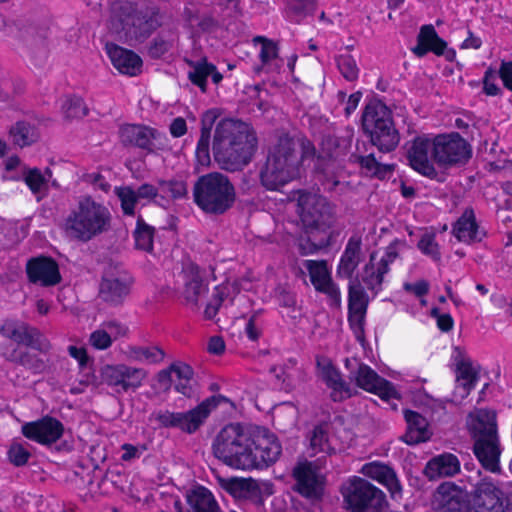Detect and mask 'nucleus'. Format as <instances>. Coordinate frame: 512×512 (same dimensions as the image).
I'll list each match as a JSON object with an SVG mask.
<instances>
[{"mask_svg":"<svg viewBox=\"0 0 512 512\" xmlns=\"http://www.w3.org/2000/svg\"><path fill=\"white\" fill-rule=\"evenodd\" d=\"M212 451L226 466L251 471L264 469L276 462L282 447L277 437L267 430H252L240 423H230L215 436Z\"/></svg>","mask_w":512,"mask_h":512,"instance_id":"nucleus-1","label":"nucleus"},{"mask_svg":"<svg viewBox=\"0 0 512 512\" xmlns=\"http://www.w3.org/2000/svg\"><path fill=\"white\" fill-rule=\"evenodd\" d=\"M435 504L438 512H512L502 490L489 479L479 482L470 496L452 482L442 483Z\"/></svg>","mask_w":512,"mask_h":512,"instance_id":"nucleus-2","label":"nucleus"},{"mask_svg":"<svg viewBox=\"0 0 512 512\" xmlns=\"http://www.w3.org/2000/svg\"><path fill=\"white\" fill-rule=\"evenodd\" d=\"M212 149L214 159L221 169L239 171L251 162L256 149V137L245 123L222 119L216 125Z\"/></svg>","mask_w":512,"mask_h":512,"instance_id":"nucleus-3","label":"nucleus"},{"mask_svg":"<svg viewBox=\"0 0 512 512\" xmlns=\"http://www.w3.org/2000/svg\"><path fill=\"white\" fill-rule=\"evenodd\" d=\"M111 220V212L104 203L84 195L78 198L64 218L62 229L69 239L88 242L108 231Z\"/></svg>","mask_w":512,"mask_h":512,"instance_id":"nucleus-4","label":"nucleus"},{"mask_svg":"<svg viewBox=\"0 0 512 512\" xmlns=\"http://www.w3.org/2000/svg\"><path fill=\"white\" fill-rule=\"evenodd\" d=\"M300 164L297 142L288 135L280 136L268 151L260 170V182L267 190H279L300 177Z\"/></svg>","mask_w":512,"mask_h":512,"instance_id":"nucleus-5","label":"nucleus"},{"mask_svg":"<svg viewBox=\"0 0 512 512\" xmlns=\"http://www.w3.org/2000/svg\"><path fill=\"white\" fill-rule=\"evenodd\" d=\"M298 213L307 228L313 243L310 253L327 247L332 238V228L336 223L334 207L317 193L301 192L297 199Z\"/></svg>","mask_w":512,"mask_h":512,"instance_id":"nucleus-6","label":"nucleus"},{"mask_svg":"<svg viewBox=\"0 0 512 512\" xmlns=\"http://www.w3.org/2000/svg\"><path fill=\"white\" fill-rule=\"evenodd\" d=\"M162 23L157 10L150 9L139 13L129 2H114L110 8L108 27L120 38L143 39L148 37Z\"/></svg>","mask_w":512,"mask_h":512,"instance_id":"nucleus-7","label":"nucleus"},{"mask_svg":"<svg viewBox=\"0 0 512 512\" xmlns=\"http://www.w3.org/2000/svg\"><path fill=\"white\" fill-rule=\"evenodd\" d=\"M467 425L475 438L474 453L482 466L493 473L499 472L500 448L493 411L479 409L470 413Z\"/></svg>","mask_w":512,"mask_h":512,"instance_id":"nucleus-8","label":"nucleus"},{"mask_svg":"<svg viewBox=\"0 0 512 512\" xmlns=\"http://www.w3.org/2000/svg\"><path fill=\"white\" fill-rule=\"evenodd\" d=\"M235 196L228 177L218 172L200 177L194 186V200L206 213H224L233 205Z\"/></svg>","mask_w":512,"mask_h":512,"instance_id":"nucleus-9","label":"nucleus"},{"mask_svg":"<svg viewBox=\"0 0 512 512\" xmlns=\"http://www.w3.org/2000/svg\"><path fill=\"white\" fill-rule=\"evenodd\" d=\"M344 506L351 512H387L388 503L382 490L368 480L351 476L340 487Z\"/></svg>","mask_w":512,"mask_h":512,"instance_id":"nucleus-10","label":"nucleus"},{"mask_svg":"<svg viewBox=\"0 0 512 512\" xmlns=\"http://www.w3.org/2000/svg\"><path fill=\"white\" fill-rule=\"evenodd\" d=\"M362 125L372 143L381 151H391L398 145V133L393 126L387 107L381 102L374 101L366 105L362 115Z\"/></svg>","mask_w":512,"mask_h":512,"instance_id":"nucleus-11","label":"nucleus"},{"mask_svg":"<svg viewBox=\"0 0 512 512\" xmlns=\"http://www.w3.org/2000/svg\"><path fill=\"white\" fill-rule=\"evenodd\" d=\"M224 400L226 399L221 395L211 396L189 411L165 410L154 413L153 417L162 427L176 428L192 434L204 424L210 413Z\"/></svg>","mask_w":512,"mask_h":512,"instance_id":"nucleus-12","label":"nucleus"},{"mask_svg":"<svg viewBox=\"0 0 512 512\" xmlns=\"http://www.w3.org/2000/svg\"><path fill=\"white\" fill-rule=\"evenodd\" d=\"M434 147V161L442 167L466 163L471 157L469 144L458 133L434 136Z\"/></svg>","mask_w":512,"mask_h":512,"instance_id":"nucleus-13","label":"nucleus"},{"mask_svg":"<svg viewBox=\"0 0 512 512\" xmlns=\"http://www.w3.org/2000/svg\"><path fill=\"white\" fill-rule=\"evenodd\" d=\"M101 377L116 393L122 394L141 387L147 378V371L123 363L107 364L101 369Z\"/></svg>","mask_w":512,"mask_h":512,"instance_id":"nucleus-14","label":"nucleus"},{"mask_svg":"<svg viewBox=\"0 0 512 512\" xmlns=\"http://www.w3.org/2000/svg\"><path fill=\"white\" fill-rule=\"evenodd\" d=\"M407 160L409 165L420 174L427 177L436 176L434 167V137L420 135L407 143Z\"/></svg>","mask_w":512,"mask_h":512,"instance_id":"nucleus-15","label":"nucleus"},{"mask_svg":"<svg viewBox=\"0 0 512 512\" xmlns=\"http://www.w3.org/2000/svg\"><path fill=\"white\" fill-rule=\"evenodd\" d=\"M351 379L359 388L377 395L384 401L400 397L399 392L391 382L378 375L366 364H360L357 370L351 373Z\"/></svg>","mask_w":512,"mask_h":512,"instance_id":"nucleus-16","label":"nucleus"},{"mask_svg":"<svg viewBox=\"0 0 512 512\" xmlns=\"http://www.w3.org/2000/svg\"><path fill=\"white\" fill-rule=\"evenodd\" d=\"M303 266L308 271L315 290L325 294L334 306L341 303V292L331 276V269L326 260H305Z\"/></svg>","mask_w":512,"mask_h":512,"instance_id":"nucleus-17","label":"nucleus"},{"mask_svg":"<svg viewBox=\"0 0 512 512\" xmlns=\"http://www.w3.org/2000/svg\"><path fill=\"white\" fill-rule=\"evenodd\" d=\"M124 144L134 145L149 151L163 149L167 138L155 129L142 125H125L120 131Z\"/></svg>","mask_w":512,"mask_h":512,"instance_id":"nucleus-18","label":"nucleus"},{"mask_svg":"<svg viewBox=\"0 0 512 512\" xmlns=\"http://www.w3.org/2000/svg\"><path fill=\"white\" fill-rule=\"evenodd\" d=\"M64 427L60 421L53 417H43L37 421L24 423L22 434L29 440L41 445H50L58 441L63 435Z\"/></svg>","mask_w":512,"mask_h":512,"instance_id":"nucleus-19","label":"nucleus"},{"mask_svg":"<svg viewBox=\"0 0 512 512\" xmlns=\"http://www.w3.org/2000/svg\"><path fill=\"white\" fill-rule=\"evenodd\" d=\"M297 491L306 498L319 499L323 493V477L311 462H301L294 469Z\"/></svg>","mask_w":512,"mask_h":512,"instance_id":"nucleus-20","label":"nucleus"},{"mask_svg":"<svg viewBox=\"0 0 512 512\" xmlns=\"http://www.w3.org/2000/svg\"><path fill=\"white\" fill-rule=\"evenodd\" d=\"M368 295L358 279H351L348 286V321L355 332H361L368 307Z\"/></svg>","mask_w":512,"mask_h":512,"instance_id":"nucleus-21","label":"nucleus"},{"mask_svg":"<svg viewBox=\"0 0 512 512\" xmlns=\"http://www.w3.org/2000/svg\"><path fill=\"white\" fill-rule=\"evenodd\" d=\"M26 271L32 283L44 287L54 286L61 281L58 264L49 257H36L27 262Z\"/></svg>","mask_w":512,"mask_h":512,"instance_id":"nucleus-22","label":"nucleus"},{"mask_svg":"<svg viewBox=\"0 0 512 512\" xmlns=\"http://www.w3.org/2000/svg\"><path fill=\"white\" fill-rule=\"evenodd\" d=\"M192 377V368L185 363L178 362L172 364L168 369L160 371L158 381L165 389L173 384L177 392L189 396L192 393Z\"/></svg>","mask_w":512,"mask_h":512,"instance_id":"nucleus-23","label":"nucleus"},{"mask_svg":"<svg viewBox=\"0 0 512 512\" xmlns=\"http://www.w3.org/2000/svg\"><path fill=\"white\" fill-rule=\"evenodd\" d=\"M362 260V239L358 235H353L348 239L340 257L336 271L337 276L339 278L351 279Z\"/></svg>","mask_w":512,"mask_h":512,"instance_id":"nucleus-24","label":"nucleus"},{"mask_svg":"<svg viewBox=\"0 0 512 512\" xmlns=\"http://www.w3.org/2000/svg\"><path fill=\"white\" fill-rule=\"evenodd\" d=\"M106 52L113 66L122 74L135 76L141 71L142 60L133 51L115 44H106Z\"/></svg>","mask_w":512,"mask_h":512,"instance_id":"nucleus-25","label":"nucleus"},{"mask_svg":"<svg viewBox=\"0 0 512 512\" xmlns=\"http://www.w3.org/2000/svg\"><path fill=\"white\" fill-rule=\"evenodd\" d=\"M128 328L116 321L102 323L97 329L91 332L88 343L96 350H107L113 342L126 336Z\"/></svg>","mask_w":512,"mask_h":512,"instance_id":"nucleus-26","label":"nucleus"},{"mask_svg":"<svg viewBox=\"0 0 512 512\" xmlns=\"http://www.w3.org/2000/svg\"><path fill=\"white\" fill-rule=\"evenodd\" d=\"M320 375L327 386L332 390L331 397L334 401H342L353 395L352 389L342 378L338 369H336L330 361H318Z\"/></svg>","mask_w":512,"mask_h":512,"instance_id":"nucleus-27","label":"nucleus"},{"mask_svg":"<svg viewBox=\"0 0 512 512\" xmlns=\"http://www.w3.org/2000/svg\"><path fill=\"white\" fill-rule=\"evenodd\" d=\"M131 281L126 276H105L100 284V298L112 305L121 304L129 295Z\"/></svg>","mask_w":512,"mask_h":512,"instance_id":"nucleus-28","label":"nucleus"},{"mask_svg":"<svg viewBox=\"0 0 512 512\" xmlns=\"http://www.w3.org/2000/svg\"><path fill=\"white\" fill-rule=\"evenodd\" d=\"M360 472L364 476L385 486L392 496L399 494L401 491V485L395 471L390 466L382 462L373 461L366 463L362 466Z\"/></svg>","mask_w":512,"mask_h":512,"instance_id":"nucleus-29","label":"nucleus"},{"mask_svg":"<svg viewBox=\"0 0 512 512\" xmlns=\"http://www.w3.org/2000/svg\"><path fill=\"white\" fill-rule=\"evenodd\" d=\"M221 112L217 108L207 110L201 118V136L196 147V159L199 165L206 167L210 163V137L211 130Z\"/></svg>","mask_w":512,"mask_h":512,"instance_id":"nucleus-30","label":"nucleus"},{"mask_svg":"<svg viewBox=\"0 0 512 512\" xmlns=\"http://www.w3.org/2000/svg\"><path fill=\"white\" fill-rule=\"evenodd\" d=\"M460 471L459 459L451 453H443L430 459L424 469L430 480L441 477H451Z\"/></svg>","mask_w":512,"mask_h":512,"instance_id":"nucleus-31","label":"nucleus"},{"mask_svg":"<svg viewBox=\"0 0 512 512\" xmlns=\"http://www.w3.org/2000/svg\"><path fill=\"white\" fill-rule=\"evenodd\" d=\"M447 43L438 36L435 28L432 25H424L421 27L417 36V45L412 49V52L418 57L425 56L428 52H433L436 55L444 53Z\"/></svg>","mask_w":512,"mask_h":512,"instance_id":"nucleus-32","label":"nucleus"},{"mask_svg":"<svg viewBox=\"0 0 512 512\" xmlns=\"http://www.w3.org/2000/svg\"><path fill=\"white\" fill-rule=\"evenodd\" d=\"M185 288L183 295L187 303L197 306L200 299L208 292V286L203 281L199 267L189 265L184 270Z\"/></svg>","mask_w":512,"mask_h":512,"instance_id":"nucleus-33","label":"nucleus"},{"mask_svg":"<svg viewBox=\"0 0 512 512\" xmlns=\"http://www.w3.org/2000/svg\"><path fill=\"white\" fill-rule=\"evenodd\" d=\"M453 233L456 238L464 243H474L481 241L485 232L476 222L473 210L467 209L454 225Z\"/></svg>","mask_w":512,"mask_h":512,"instance_id":"nucleus-34","label":"nucleus"},{"mask_svg":"<svg viewBox=\"0 0 512 512\" xmlns=\"http://www.w3.org/2000/svg\"><path fill=\"white\" fill-rule=\"evenodd\" d=\"M123 354L128 361L148 365L159 364L165 358V352L156 345L129 344L123 350Z\"/></svg>","mask_w":512,"mask_h":512,"instance_id":"nucleus-35","label":"nucleus"},{"mask_svg":"<svg viewBox=\"0 0 512 512\" xmlns=\"http://www.w3.org/2000/svg\"><path fill=\"white\" fill-rule=\"evenodd\" d=\"M404 417L407 422V431L403 436L404 442L415 445L430 438L431 433L428 430V423L423 416L417 412L407 410Z\"/></svg>","mask_w":512,"mask_h":512,"instance_id":"nucleus-36","label":"nucleus"},{"mask_svg":"<svg viewBox=\"0 0 512 512\" xmlns=\"http://www.w3.org/2000/svg\"><path fill=\"white\" fill-rule=\"evenodd\" d=\"M477 380V372L468 359H461L457 363L456 387L454 396L456 399H464L474 388Z\"/></svg>","mask_w":512,"mask_h":512,"instance_id":"nucleus-37","label":"nucleus"},{"mask_svg":"<svg viewBox=\"0 0 512 512\" xmlns=\"http://www.w3.org/2000/svg\"><path fill=\"white\" fill-rule=\"evenodd\" d=\"M189 66L188 78L194 85L198 86L202 92L206 91L207 78L209 76H211L215 84L220 83L223 78L216 67L206 60L191 61L189 62Z\"/></svg>","mask_w":512,"mask_h":512,"instance_id":"nucleus-38","label":"nucleus"},{"mask_svg":"<svg viewBox=\"0 0 512 512\" xmlns=\"http://www.w3.org/2000/svg\"><path fill=\"white\" fill-rule=\"evenodd\" d=\"M3 356L6 360L17 363L32 370L34 373H41L47 368V361L39 357L37 354L27 350H22L19 347L12 349H5Z\"/></svg>","mask_w":512,"mask_h":512,"instance_id":"nucleus-39","label":"nucleus"},{"mask_svg":"<svg viewBox=\"0 0 512 512\" xmlns=\"http://www.w3.org/2000/svg\"><path fill=\"white\" fill-rule=\"evenodd\" d=\"M12 142L19 146L25 147L35 143L39 138L37 127L27 121H18L9 131Z\"/></svg>","mask_w":512,"mask_h":512,"instance_id":"nucleus-40","label":"nucleus"},{"mask_svg":"<svg viewBox=\"0 0 512 512\" xmlns=\"http://www.w3.org/2000/svg\"><path fill=\"white\" fill-rule=\"evenodd\" d=\"M307 455L315 457L319 454L330 455L335 452L331 446L327 431L321 427H315L308 436Z\"/></svg>","mask_w":512,"mask_h":512,"instance_id":"nucleus-41","label":"nucleus"},{"mask_svg":"<svg viewBox=\"0 0 512 512\" xmlns=\"http://www.w3.org/2000/svg\"><path fill=\"white\" fill-rule=\"evenodd\" d=\"M187 502L192 512H218L217 504L211 492L204 487H197L187 495Z\"/></svg>","mask_w":512,"mask_h":512,"instance_id":"nucleus-42","label":"nucleus"},{"mask_svg":"<svg viewBox=\"0 0 512 512\" xmlns=\"http://www.w3.org/2000/svg\"><path fill=\"white\" fill-rule=\"evenodd\" d=\"M224 487L236 498H253L259 492L257 482L251 478H230L225 481Z\"/></svg>","mask_w":512,"mask_h":512,"instance_id":"nucleus-43","label":"nucleus"},{"mask_svg":"<svg viewBox=\"0 0 512 512\" xmlns=\"http://www.w3.org/2000/svg\"><path fill=\"white\" fill-rule=\"evenodd\" d=\"M52 173L50 169H45L42 172L38 168H27L23 170L21 179L24 180L31 192L35 195L42 193L46 187Z\"/></svg>","mask_w":512,"mask_h":512,"instance_id":"nucleus-44","label":"nucleus"},{"mask_svg":"<svg viewBox=\"0 0 512 512\" xmlns=\"http://www.w3.org/2000/svg\"><path fill=\"white\" fill-rule=\"evenodd\" d=\"M31 328V326L21 321L6 320L0 328V333L5 338L18 344H25Z\"/></svg>","mask_w":512,"mask_h":512,"instance_id":"nucleus-45","label":"nucleus"},{"mask_svg":"<svg viewBox=\"0 0 512 512\" xmlns=\"http://www.w3.org/2000/svg\"><path fill=\"white\" fill-rule=\"evenodd\" d=\"M114 193L120 201L121 209L124 215L134 216L136 206L140 204L135 189L129 185L116 186Z\"/></svg>","mask_w":512,"mask_h":512,"instance_id":"nucleus-46","label":"nucleus"},{"mask_svg":"<svg viewBox=\"0 0 512 512\" xmlns=\"http://www.w3.org/2000/svg\"><path fill=\"white\" fill-rule=\"evenodd\" d=\"M388 272L387 269H382L380 263H373V256H371L370 262L364 267L362 281L366 284L368 289L379 290L383 283L384 276Z\"/></svg>","mask_w":512,"mask_h":512,"instance_id":"nucleus-47","label":"nucleus"},{"mask_svg":"<svg viewBox=\"0 0 512 512\" xmlns=\"http://www.w3.org/2000/svg\"><path fill=\"white\" fill-rule=\"evenodd\" d=\"M135 246L137 249L151 252L153 249L154 228L146 224L141 218L137 220V225L133 233Z\"/></svg>","mask_w":512,"mask_h":512,"instance_id":"nucleus-48","label":"nucleus"},{"mask_svg":"<svg viewBox=\"0 0 512 512\" xmlns=\"http://www.w3.org/2000/svg\"><path fill=\"white\" fill-rule=\"evenodd\" d=\"M256 40L262 43L260 50V59L264 66L268 68H278V48L276 44L270 40L258 37Z\"/></svg>","mask_w":512,"mask_h":512,"instance_id":"nucleus-49","label":"nucleus"},{"mask_svg":"<svg viewBox=\"0 0 512 512\" xmlns=\"http://www.w3.org/2000/svg\"><path fill=\"white\" fill-rule=\"evenodd\" d=\"M61 109L66 119L81 118L87 114V108L79 97H66Z\"/></svg>","mask_w":512,"mask_h":512,"instance_id":"nucleus-50","label":"nucleus"},{"mask_svg":"<svg viewBox=\"0 0 512 512\" xmlns=\"http://www.w3.org/2000/svg\"><path fill=\"white\" fill-rule=\"evenodd\" d=\"M359 163L366 174L384 178L392 171V166L379 163L372 155L359 158Z\"/></svg>","mask_w":512,"mask_h":512,"instance_id":"nucleus-51","label":"nucleus"},{"mask_svg":"<svg viewBox=\"0 0 512 512\" xmlns=\"http://www.w3.org/2000/svg\"><path fill=\"white\" fill-rule=\"evenodd\" d=\"M418 249L426 256L430 257L434 261H439L441 258V253L439 249V245L435 240V234L432 232H425L418 244Z\"/></svg>","mask_w":512,"mask_h":512,"instance_id":"nucleus-52","label":"nucleus"},{"mask_svg":"<svg viewBox=\"0 0 512 512\" xmlns=\"http://www.w3.org/2000/svg\"><path fill=\"white\" fill-rule=\"evenodd\" d=\"M24 345L40 352L41 354H48L52 348L49 339L34 327L31 328Z\"/></svg>","mask_w":512,"mask_h":512,"instance_id":"nucleus-53","label":"nucleus"},{"mask_svg":"<svg viewBox=\"0 0 512 512\" xmlns=\"http://www.w3.org/2000/svg\"><path fill=\"white\" fill-rule=\"evenodd\" d=\"M230 286L222 285L215 289V294L210 302L207 304L204 315L207 319H212L216 316L219 307L225 301V296L229 293Z\"/></svg>","mask_w":512,"mask_h":512,"instance_id":"nucleus-54","label":"nucleus"},{"mask_svg":"<svg viewBox=\"0 0 512 512\" xmlns=\"http://www.w3.org/2000/svg\"><path fill=\"white\" fill-rule=\"evenodd\" d=\"M336 62L340 73L345 79L353 81L358 77L359 69L351 55H340L337 57Z\"/></svg>","mask_w":512,"mask_h":512,"instance_id":"nucleus-55","label":"nucleus"},{"mask_svg":"<svg viewBox=\"0 0 512 512\" xmlns=\"http://www.w3.org/2000/svg\"><path fill=\"white\" fill-rule=\"evenodd\" d=\"M5 173L3 177L8 180H19L23 175V170L27 167L21 162L19 157L11 156L3 162Z\"/></svg>","mask_w":512,"mask_h":512,"instance_id":"nucleus-56","label":"nucleus"},{"mask_svg":"<svg viewBox=\"0 0 512 512\" xmlns=\"http://www.w3.org/2000/svg\"><path fill=\"white\" fill-rule=\"evenodd\" d=\"M8 459L15 466L25 465L31 454L30 451L22 443L13 442L8 450Z\"/></svg>","mask_w":512,"mask_h":512,"instance_id":"nucleus-57","label":"nucleus"},{"mask_svg":"<svg viewBox=\"0 0 512 512\" xmlns=\"http://www.w3.org/2000/svg\"><path fill=\"white\" fill-rule=\"evenodd\" d=\"M159 189L161 192L172 198H181L186 195L187 187L185 182L178 180L171 181H158Z\"/></svg>","mask_w":512,"mask_h":512,"instance_id":"nucleus-58","label":"nucleus"},{"mask_svg":"<svg viewBox=\"0 0 512 512\" xmlns=\"http://www.w3.org/2000/svg\"><path fill=\"white\" fill-rule=\"evenodd\" d=\"M499 71L491 68L487 69L483 78V90L488 96H496L500 93V88L497 85V78Z\"/></svg>","mask_w":512,"mask_h":512,"instance_id":"nucleus-59","label":"nucleus"},{"mask_svg":"<svg viewBox=\"0 0 512 512\" xmlns=\"http://www.w3.org/2000/svg\"><path fill=\"white\" fill-rule=\"evenodd\" d=\"M135 191L140 203L143 201L145 204L153 201L158 196L160 189L159 187L157 188L152 184L144 183L140 185Z\"/></svg>","mask_w":512,"mask_h":512,"instance_id":"nucleus-60","label":"nucleus"},{"mask_svg":"<svg viewBox=\"0 0 512 512\" xmlns=\"http://www.w3.org/2000/svg\"><path fill=\"white\" fill-rule=\"evenodd\" d=\"M237 9V0H216L214 11L220 15V17L227 18L231 17Z\"/></svg>","mask_w":512,"mask_h":512,"instance_id":"nucleus-61","label":"nucleus"},{"mask_svg":"<svg viewBox=\"0 0 512 512\" xmlns=\"http://www.w3.org/2000/svg\"><path fill=\"white\" fill-rule=\"evenodd\" d=\"M290 8L301 15L312 14L316 9L315 0H291Z\"/></svg>","mask_w":512,"mask_h":512,"instance_id":"nucleus-62","label":"nucleus"},{"mask_svg":"<svg viewBox=\"0 0 512 512\" xmlns=\"http://www.w3.org/2000/svg\"><path fill=\"white\" fill-rule=\"evenodd\" d=\"M403 288L416 297H422L428 293L429 283L426 280H419L415 283L406 282L403 284Z\"/></svg>","mask_w":512,"mask_h":512,"instance_id":"nucleus-63","label":"nucleus"},{"mask_svg":"<svg viewBox=\"0 0 512 512\" xmlns=\"http://www.w3.org/2000/svg\"><path fill=\"white\" fill-rule=\"evenodd\" d=\"M499 77L501 78L504 86L512 91V61L502 62L499 68Z\"/></svg>","mask_w":512,"mask_h":512,"instance_id":"nucleus-64","label":"nucleus"}]
</instances>
